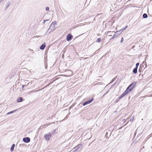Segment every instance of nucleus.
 <instances>
[{"label": "nucleus", "instance_id": "19", "mask_svg": "<svg viewBox=\"0 0 152 152\" xmlns=\"http://www.w3.org/2000/svg\"><path fill=\"white\" fill-rule=\"evenodd\" d=\"M79 151V150H78V148H76L72 152H78Z\"/></svg>", "mask_w": 152, "mask_h": 152}, {"label": "nucleus", "instance_id": "13", "mask_svg": "<svg viewBox=\"0 0 152 152\" xmlns=\"http://www.w3.org/2000/svg\"><path fill=\"white\" fill-rule=\"evenodd\" d=\"M17 109H16V110H13V111H11L10 112L8 113H7V114H12L13 113H14L15 112H16L17 111Z\"/></svg>", "mask_w": 152, "mask_h": 152}, {"label": "nucleus", "instance_id": "32", "mask_svg": "<svg viewBox=\"0 0 152 152\" xmlns=\"http://www.w3.org/2000/svg\"><path fill=\"white\" fill-rule=\"evenodd\" d=\"M37 91H38L37 90V91H35V92H37Z\"/></svg>", "mask_w": 152, "mask_h": 152}, {"label": "nucleus", "instance_id": "25", "mask_svg": "<svg viewBox=\"0 0 152 152\" xmlns=\"http://www.w3.org/2000/svg\"><path fill=\"white\" fill-rule=\"evenodd\" d=\"M45 69H47V64H45Z\"/></svg>", "mask_w": 152, "mask_h": 152}, {"label": "nucleus", "instance_id": "11", "mask_svg": "<svg viewBox=\"0 0 152 152\" xmlns=\"http://www.w3.org/2000/svg\"><path fill=\"white\" fill-rule=\"evenodd\" d=\"M137 67L134 68L133 71V72L134 74L137 73Z\"/></svg>", "mask_w": 152, "mask_h": 152}, {"label": "nucleus", "instance_id": "10", "mask_svg": "<svg viewBox=\"0 0 152 152\" xmlns=\"http://www.w3.org/2000/svg\"><path fill=\"white\" fill-rule=\"evenodd\" d=\"M23 98L22 97H19L17 100V101L18 102H20L22 101H23Z\"/></svg>", "mask_w": 152, "mask_h": 152}, {"label": "nucleus", "instance_id": "4", "mask_svg": "<svg viewBox=\"0 0 152 152\" xmlns=\"http://www.w3.org/2000/svg\"><path fill=\"white\" fill-rule=\"evenodd\" d=\"M93 99H91L88 100V101H87L86 102H84L83 104V106H85L86 105L89 104L90 103H91Z\"/></svg>", "mask_w": 152, "mask_h": 152}, {"label": "nucleus", "instance_id": "3", "mask_svg": "<svg viewBox=\"0 0 152 152\" xmlns=\"http://www.w3.org/2000/svg\"><path fill=\"white\" fill-rule=\"evenodd\" d=\"M23 141L24 142L27 143L30 142V139L29 137H26L23 139Z\"/></svg>", "mask_w": 152, "mask_h": 152}, {"label": "nucleus", "instance_id": "15", "mask_svg": "<svg viewBox=\"0 0 152 152\" xmlns=\"http://www.w3.org/2000/svg\"><path fill=\"white\" fill-rule=\"evenodd\" d=\"M142 16L144 18H146L148 17V15L146 13H144L143 15Z\"/></svg>", "mask_w": 152, "mask_h": 152}, {"label": "nucleus", "instance_id": "22", "mask_svg": "<svg viewBox=\"0 0 152 152\" xmlns=\"http://www.w3.org/2000/svg\"><path fill=\"white\" fill-rule=\"evenodd\" d=\"M123 41H124V38H123V37H122L121 38V40L120 42L121 43H122L123 42Z\"/></svg>", "mask_w": 152, "mask_h": 152}, {"label": "nucleus", "instance_id": "20", "mask_svg": "<svg viewBox=\"0 0 152 152\" xmlns=\"http://www.w3.org/2000/svg\"><path fill=\"white\" fill-rule=\"evenodd\" d=\"M139 63H137L136 64V67H137V68L139 66Z\"/></svg>", "mask_w": 152, "mask_h": 152}, {"label": "nucleus", "instance_id": "9", "mask_svg": "<svg viewBox=\"0 0 152 152\" xmlns=\"http://www.w3.org/2000/svg\"><path fill=\"white\" fill-rule=\"evenodd\" d=\"M132 88H130V87H129L128 88V87H127V88L126 89V90L125 91L126 92V93L128 94L129 92L131 91H132Z\"/></svg>", "mask_w": 152, "mask_h": 152}, {"label": "nucleus", "instance_id": "16", "mask_svg": "<svg viewBox=\"0 0 152 152\" xmlns=\"http://www.w3.org/2000/svg\"><path fill=\"white\" fill-rule=\"evenodd\" d=\"M82 146V145L80 144V145H78L77 147H75V148H78V150H78L79 148H80V147L81 148Z\"/></svg>", "mask_w": 152, "mask_h": 152}, {"label": "nucleus", "instance_id": "23", "mask_svg": "<svg viewBox=\"0 0 152 152\" xmlns=\"http://www.w3.org/2000/svg\"><path fill=\"white\" fill-rule=\"evenodd\" d=\"M45 10H46L47 11L49 10V7H46Z\"/></svg>", "mask_w": 152, "mask_h": 152}, {"label": "nucleus", "instance_id": "24", "mask_svg": "<svg viewBox=\"0 0 152 152\" xmlns=\"http://www.w3.org/2000/svg\"><path fill=\"white\" fill-rule=\"evenodd\" d=\"M134 115L133 116V118L132 119H130V122L133 121V120L134 118Z\"/></svg>", "mask_w": 152, "mask_h": 152}, {"label": "nucleus", "instance_id": "8", "mask_svg": "<svg viewBox=\"0 0 152 152\" xmlns=\"http://www.w3.org/2000/svg\"><path fill=\"white\" fill-rule=\"evenodd\" d=\"M127 94V93H126V91H125L123 94H122L119 97V99H121L125 95Z\"/></svg>", "mask_w": 152, "mask_h": 152}, {"label": "nucleus", "instance_id": "5", "mask_svg": "<svg viewBox=\"0 0 152 152\" xmlns=\"http://www.w3.org/2000/svg\"><path fill=\"white\" fill-rule=\"evenodd\" d=\"M55 24L54 22H53V23H52V24H51V25L50 27V29H51L53 31L56 28H54L55 27Z\"/></svg>", "mask_w": 152, "mask_h": 152}, {"label": "nucleus", "instance_id": "14", "mask_svg": "<svg viewBox=\"0 0 152 152\" xmlns=\"http://www.w3.org/2000/svg\"><path fill=\"white\" fill-rule=\"evenodd\" d=\"M122 32V30H120L118 31H117L116 32V34L118 35H119Z\"/></svg>", "mask_w": 152, "mask_h": 152}, {"label": "nucleus", "instance_id": "7", "mask_svg": "<svg viewBox=\"0 0 152 152\" xmlns=\"http://www.w3.org/2000/svg\"><path fill=\"white\" fill-rule=\"evenodd\" d=\"M46 45L45 43H44L39 48L40 49L43 50H44L45 47Z\"/></svg>", "mask_w": 152, "mask_h": 152}, {"label": "nucleus", "instance_id": "27", "mask_svg": "<svg viewBox=\"0 0 152 152\" xmlns=\"http://www.w3.org/2000/svg\"><path fill=\"white\" fill-rule=\"evenodd\" d=\"M125 29H125V28H123L122 29H121V30H122V31H123Z\"/></svg>", "mask_w": 152, "mask_h": 152}, {"label": "nucleus", "instance_id": "28", "mask_svg": "<svg viewBox=\"0 0 152 152\" xmlns=\"http://www.w3.org/2000/svg\"><path fill=\"white\" fill-rule=\"evenodd\" d=\"M32 83V82H29V83H28V85L31 84Z\"/></svg>", "mask_w": 152, "mask_h": 152}, {"label": "nucleus", "instance_id": "6", "mask_svg": "<svg viewBox=\"0 0 152 152\" xmlns=\"http://www.w3.org/2000/svg\"><path fill=\"white\" fill-rule=\"evenodd\" d=\"M136 83L135 82H133L131 83L129 86L128 88L130 87V88H132V90L134 88L135 86Z\"/></svg>", "mask_w": 152, "mask_h": 152}, {"label": "nucleus", "instance_id": "12", "mask_svg": "<svg viewBox=\"0 0 152 152\" xmlns=\"http://www.w3.org/2000/svg\"><path fill=\"white\" fill-rule=\"evenodd\" d=\"M15 146V144H13L12 145V146H11V148H10V150H11V151H13L14 150Z\"/></svg>", "mask_w": 152, "mask_h": 152}, {"label": "nucleus", "instance_id": "31", "mask_svg": "<svg viewBox=\"0 0 152 152\" xmlns=\"http://www.w3.org/2000/svg\"><path fill=\"white\" fill-rule=\"evenodd\" d=\"M38 36H36V37H38Z\"/></svg>", "mask_w": 152, "mask_h": 152}, {"label": "nucleus", "instance_id": "1", "mask_svg": "<svg viewBox=\"0 0 152 152\" xmlns=\"http://www.w3.org/2000/svg\"><path fill=\"white\" fill-rule=\"evenodd\" d=\"M51 135L50 133L45 134L44 135V138L47 141L50 140V138L51 137Z\"/></svg>", "mask_w": 152, "mask_h": 152}, {"label": "nucleus", "instance_id": "2", "mask_svg": "<svg viewBox=\"0 0 152 152\" xmlns=\"http://www.w3.org/2000/svg\"><path fill=\"white\" fill-rule=\"evenodd\" d=\"M73 36L71 34H69L66 36V39L68 41H70L72 39Z\"/></svg>", "mask_w": 152, "mask_h": 152}, {"label": "nucleus", "instance_id": "30", "mask_svg": "<svg viewBox=\"0 0 152 152\" xmlns=\"http://www.w3.org/2000/svg\"><path fill=\"white\" fill-rule=\"evenodd\" d=\"M128 27V26H125V29H126Z\"/></svg>", "mask_w": 152, "mask_h": 152}, {"label": "nucleus", "instance_id": "33", "mask_svg": "<svg viewBox=\"0 0 152 152\" xmlns=\"http://www.w3.org/2000/svg\"><path fill=\"white\" fill-rule=\"evenodd\" d=\"M136 132H135V133H136Z\"/></svg>", "mask_w": 152, "mask_h": 152}, {"label": "nucleus", "instance_id": "17", "mask_svg": "<svg viewBox=\"0 0 152 152\" xmlns=\"http://www.w3.org/2000/svg\"><path fill=\"white\" fill-rule=\"evenodd\" d=\"M101 39L100 38H98L97 39V40H96V42H101Z\"/></svg>", "mask_w": 152, "mask_h": 152}, {"label": "nucleus", "instance_id": "29", "mask_svg": "<svg viewBox=\"0 0 152 152\" xmlns=\"http://www.w3.org/2000/svg\"><path fill=\"white\" fill-rule=\"evenodd\" d=\"M25 86L24 85H23L22 86V89Z\"/></svg>", "mask_w": 152, "mask_h": 152}, {"label": "nucleus", "instance_id": "18", "mask_svg": "<svg viewBox=\"0 0 152 152\" xmlns=\"http://www.w3.org/2000/svg\"><path fill=\"white\" fill-rule=\"evenodd\" d=\"M117 35H118L116 34H115L112 37V39H113L115 38L117 36Z\"/></svg>", "mask_w": 152, "mask_h": 152}, {"label": "nucleus", "instance_id": "21", "mask_svg": "<svg viewBox=\"0 0 152 152\" xmlns=\"http://www.w3.org/2000/svg\"><path fill=\"white\" fill-rule=\"evenodd\" d=\"M34 90L28 92V94H30V92L34 93Z\"/></svg>", "mask_w": 152, "mask_h": 152}, {"label": "nucleus", "instance_id": "26", "mask_svg": "<svg viewBox=\"0 0 152 152\" xmlns=\"http://www.w3.org/2000/svg\"><path fill=\"white\" fill-rule=\"evenodd\" d=\"M109 91H107L103 95V96H104L105 95H106L109 92Z\"/></svg>", "mask_w": 152, "mask_h": 152}]
</instances>
